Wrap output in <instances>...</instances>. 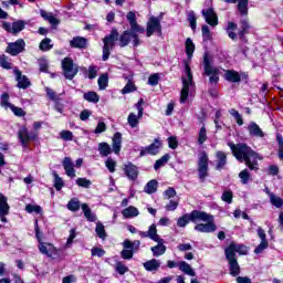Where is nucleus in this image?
I'll return each instance as SVG.
<instances>
[{
  "label": "nucleus",
  "mask_w": 283,
  "mask_h": 283,
  "mask_svg": "<svg viewBox=\"0 0 283 283\" xmlns=\"http://www.w3.org/2000/svg\"><path fill=\"white\" fill-rule=\"evenodd\" d=\"M193 52H196V44H193V40L188 38L186 40V54L189 60L184 61L186 76L182 77L180 103H187V98H189V96H193L196 92V84H193V74L191 73L190 66Z\"/></svg>",
  "instance_id": "obj_1"
},
{
  "label": "nucleus",
  "mask_w": 283,
  "mask_h": 283,
  "mask_svg": "<svg viewBox=\"0 0 283 283\" xmlns=\"http://www.w3.org/2000/svg\"><path fill=\"white\" fill-rule=\"evenodd\" d=\"M228 147H230L232 155L239 163H245L247 167L251 169V171H258L260 166L258 160H262V156L253 150L249 145L244 143L233 144L231 142L228 143Z\"/></svg>",
  "instance_id": "obj_2"
},
{
  "label": "nucleus",
  "mask_w": 283,
  "mask_h": 283,
  "mask_svg": "<svg viewBox=\"0 0 283 283\" xmlns=\"http://www.w3.org/2000/svg\"><path fill=\"white\" fill-rule=\"evenodd\" d=\"M235 30H238V24H235V22H228L227 33L229 39H231L232 41H238L239 36L241 41H244V35L249 34V30H251L249 19L245 18L240 20V30L238 33H235Z\"/></svg>",
  "instance_id": "obj_3"
},
{
  "label": "nucleus",
  "mask_w": 283,
  "mask_h": 283,
  "mask_svg": "<svg viewBox=\"0 0 283 283\" xmlns=\"http://www.w3.org/2000/svg\"><path fill=\"white\" fill-rule=\"evenodd\" d=\"M116 41H118V30L112 29L111 33L103 39L104 45L102 61H107L109 59V54L114 50Z\"/></svg>",
  "instance_id": "obj_4"
},
{
  "label": "nucleus",
  "mask_w": 283,
  "mask_h": 283,
  "mask_svg": "<svg viewBox=\"0 0 283 283\" xmlns=\"http://www.w3.org/2000/svg\"><path fill=\"white\" fill-rule=\"evenodd\" d=\"M197 171L199 180L205 182L209 176V155L206 151H201L198 155Z\"/></svg>",
  "instance_id": "obj_5"
},
{
  "label": "nucleus",
  "mask_w": 283,
  "mask_h": 283,
  "mask_svg": "<svg viewBox=\"0 0 283 283\" xmlns=\"http://www.w3.org/2000/svg\"><path fill=\"white\" fill-rule=\"evenodd\" d=\"M62 70L64 77L69 81H72L78 74V65L74 64V61L70 57L62 61Z\"/></svg>",
  "instance_id": "obj_6"
},
{
  "label": "nucleus",
  "mask_w": 283,
  "mask_h": 283,
  "mask_svg": "<svg viewBox=\"0 0 283 283\" xmlns=\"http://www.w3.org/2000/svg\"><path fill=\"white\" fill-rule=\"evenodd\" d=\"M117 41H119V45L122 48H127L129 43L133 41L134 48H138L140 45V39L138 38V34H134L132 32L124 31L120 36H118Z\"/></svg>",
  "instance_id": "obj_7"
},
{
  "label": "nucleus",
  "mask_w": 283,
  "mask_h": 283,
  "mask_svg": "<svg viewBox=\"0 0 283 283\" xmlns=\"http://www.w3.org/2000/svg\"><path fill=\"white\" fill-rule=\"evenodd\" d=\"M160 34L163 32V25H160V18L150 17L146 27V36H151L153 34Z\"/></svg>",
  "instance_id": "obj_8"
},
{
  "label": "nucleus",
  "mask_w": 283,
  "mask_h": 283,
  "mask_svg": "<svg viewBox=\"0 0 283 283\" xmlns=\"http://www.w3.org/2000/svg\"><path fill=\"white\" fill-rule=\"evenodd\" d=\"M25 50V41L23 39H19L15 42H11L8 44L6 52L11 56H18Z\"/></svg>",
  "instance_id": "obj_9"
},
{
  "label": "nucleus",
  "mask_w": 283,
  "mask_h": 283,
  "mask_svg": "<svg viewBox=\"0 0 283 283\" xmlns=\"http://www.w3.org/2000/svg\"><path fill=\"white\" fill-rule=\"evenodd\" d=\"M206 223H197L195 226V231L199 233H213L218 227L216 226V218L212 216V219L203 221Z\"/></svg>",
  "instance_id": "obj_10"
},
{
  "label": "nucleus",
  "mask_w": 283,
  "mask_h": 283,
  "mask_svg": "<svg viewBox=\"0 0 283 283\" xmlns=\"http://www.w3.org/2000/svg\"><path fill=\"white\" fill-rule=\"evenodd\" d=\"M163 143L160 139H155L149 146L143 147L139 151V156H156L159 154Z\"/></svg>",
  "instance_id": "obj_11"
},
{
  "label": "nucleus",
  "mask_w": 283,
  "mask_h": 283,
  "mask_svg": "<svg viewBox=\"0 0 283 283\" xmlns=\"http://www.w3.org/2000/svg\"><path fill=\"white\" fill-rule=\"evenodd\" d=\"M249 252V249L247 245L242 244H235V243H230L228 248H226L224 253L228 255V258H237L235 253H239L240 255H247Z\"/></svg>",
  "instance_id": "obj_12"
},
{
  "label": "nucleus",
  "mask_w": 283,
  "mask_h": 283,
  "mask_svg": "<svg viewBox=\"0 0 283 283\" xmlns=\"http://www.w3.org/2000/svg\"><path fill=\"white\" fill-rule=\"evenodd\" d=\"M203 74H206V76L220 74V69L213 66V60L209 57V54L203 55Z\"/></svg>",
  "instance_id": "obj_13"
},
{
  "label": "nucleus",
  "mask_w": 283,
  "mask_h": 283,
  "mask_svg": "<svg viewBox=\"0 0 283 283\" xmlns=\"http://www.w3.org/2000/svg\"><path fill=\"white\" fill-rule=\"evenodd\" d=\"M201 14L208 25H211L212 28H216V25H218V14H216L213 8L203 9L201 11Z\"/></svg>",
  "instance_id": "obj_14"
},
{
  "label": "nucleus",
  "mask_w": 283,
  "mask_h": 283,
  "mask_svg": "<svg viewBox=\"0 0 283 283\" xmlns=\"http://www.w3.org/2000/svg\"><path fill=\"white\" fill-rule=\"evenodd\" d=\"M189 214L190 222H193L195 224H197V222H205L206 220H213V214L200 210H193Z\"/></svg>",
  "instance_id": "obj_15"
},
{
  "label": "nucleus",
  "mask_w": 283,
  "mask_h": 283,
  "mask_svg": "<svg viewBox=\"0 0 283 283\" xmlns=\"http://www.w3.org/2000/svg\"><path fill=\"white\" fill-rule=\"evenodd\" d=\"M2 28H4L7 32H11V34H19V32L25 29V22L23 20L13 23L3 22Z\"/></svg>",
  "instance_id": "obj_16"
},
{
  "label": "nucleus",
  "mask_w": 283,
  "mask_h": 283,
  "mask_svg": "<svg viewBox=\"0 0 283 283\" xmlns=\"http://www.w3.org/2000/svg\"><path fill=\"white\" fill-rule=\"evenodd\" d=\"M18 136L23 147H28V144L30 143V140H34V138H36V134L29 133L27 127H21L18 130Z\"/></svg>",
  "instance_id": "obj_17"
},
{
  "label": "nucleus",
  "mask_w": 283,
  "mask_h": 283,
  "mask_svg": "<svg viewBox=\"0 0 283 283\" xmlns=\"http://www.w3.org/2000/svg\"><path fill=\"white\" fill-rule=\"evenodd\" d=\"M13 74L15 76V81L18 82L19 90H28V87H30V80L28 76L23 75L19 69H14Z\"/></svg>",
  "instance_id": "obj_18"
},
{
  "label": "nucleus",
  "mask_w": 283,
  "mask_h": 283,
  "mask_svg": "<svg viewBox=\"0 0 283 283\" xmlns=\"http://www.w3.org/2000/svg\"><path fill=\"white\" fill-rule=\"evenodd\" d=\"M226 260L229 264L230 275H232V277H238V275H240V264H238V258L226 255Z\"/></svg>",
  "instance_id": "obj_19"
},
{
  "label": "nucleus",
  "mask_w": 283,
  "mask_h": 283,
  "mask_svg": "<svg viewBox=\"0 0 283 283\" xmlns=\"http://www.w3.org/2000/svg\"><path fill=\"white\" fill-rule=\"evenodd\" d=\"M249 136L252 138H264L265 134L255 122H250L248 127Z\"/></svg>",
  "instance_id": "obj_20"
},
{
  "label": "nucleus",
  "mask_w": 283,
  "mask_h": 283,
  "mask_svg": "<svg viewBox=\"0 0 283 283\" xmlns=\"http://www.w3.org/2000/svg\"><path fill=\"white\" fill-rule=\"evenodd\" d=\"M124 172L126 174L128 180H137L138 178V167L129 161L124 165Z\"/></svg>",
  "instance_id": "obj_21"
},
{
  "label": "nucleus",
  "mask_w": 283,
  "mask_h": 283,
  "mask_svg": "<svg viewBox=\"0 0 283 283\" xmlns=\"http://www.w3.org/2000/svg\"><path fill=\"white\" fill-rule=\"evenodd\" d=\"M62 165L69 178H76V170L74 169V161H72V158L65 157L62 161Z\"/></svg>",
  "instance_id": "obj_22"
},
{
  "label": "nucleus",
  "mask_w": 283,
  "mask_h": 283,
  "mask_svg": "<svg viewBox=\"0 0 283 283\" xmlns=\"http://www.w3.org/2000/svg\"><path fill=\"white\" fill-rule=\"evenodd\" d=\"M39 249H40V252H42L43 255H46L48 258H52L53 255L57 254L56 248L51 243L40 242Z\"/></svg>",
  "instance_id": "obj_23"
},
{
  "label": "nucleus",
  "mask_w": 283,
  "mask_h": 283,
  "mask_svg": "<svg viewBox=\"0 0 283 283\" xmlns=\"http://www.w3.org/2000/svg\"><path fill=\"white\" fill-rule=\"evenodd\" d=\"M178 268L181 273H185V275H189L190 277H196V271L187 261H179Z\"/></svg>",
  "instance_id": "obj_24"
},
{
  "label": "nucleus",
  "mask_w": 283,
  "mask_h": 283,
  "mask_svg": "<svg viewBox=\"0 0 283 283\" xmlns=\"http://www.w3.org/2000/svg\"><path fill=\"white\" fill-rule=\"evenodd\" d=\"M70 45L78 50H85V48H87V39L83 36H75L70 41Z\"/></svg>",
  "instance_id": "obj_25"
},
{
  "label": "nucleus",
  "mask_w": 283,
  "mask_h": 283,
  "mask_svg": "<svg viewBox=\"0 0 283 283\" xmlns=\"http://www.w3.org/2000/svg\"><path fill=\"white\" fill-rule=\"evenodd\" d=\"M81 208L84 213V218H86L88 222H96L97 220L96 213L92 212V209H90V206L87 203H82Z\"/></svg>",
  "instance_id": "obj_26"
},
{
  "label": "nucleus",
  "mask_w": 283,
  "mask_h": 283,
  "mask_svg": "<svg viewBox=\"0 0 283 283\" xmlns=\"http://www.w3.org/2000/svg\"><path fill=\"white\" fill-rule=\"evenodd\" d=\"M224 78L226 81H229V83H240V81L242 80L240 73L233 70L226 71Z\"/></svg>",
  "instance_id": "obj_27"
},
{
  "label": "nucleus",
  "mask_w": 283,
  "mask_h": 283,
  "mask_svg": "<svg viewBox=\"0 0 283 283\" xmlns=\"http://www.w3.org/2000/svg\"><path fill=\"white\" fill-rule=\"evenodd\" d=\"M10 213V205H8V197L0 193V216H8Z\"/></svg>",
  "instance_id": "obj_28"
},
{
  "label": "nucleus",
  "mask_w": 283,
  "mask_h": 283,
  "mask_svg": "<svg viewBox=\"0 0 283 283\" xmlns=\"http://www.w3.org/2000/svg\"><path fill=\"white\" fill-rule=\"evenodd\" d=\"M237 9L242 17H247L249 14V0H237Z\"/></svg>",
  "instance_id": "obj_29"
},
{
  "label": "nucleus",
  "mask_w": 283,
  "mask_h": 283,
  "mask_svg": "<svg viewBox=\"0 0 283 283\" xmlns=\"http://www.w3.org/2000/svg\"><path fill=\"white\" fill-rule=\"evenodd\" d=\"M216 169L220 170V169H224V165H227V154H224L223 151H217L216 154Z\"/></svg>",
  "instance_id": "obj_30"
},
{
  "label": "nucleus",
  "mask_w": 283,
  "mask_h": 283,
  "mask_svg": "<svg viewBox=\"0 0 283 283\" xmlns=\"http://www.w3.org/2000/svg\"><path fill=\"white\" fill-rule=\"evenodd\" d=\"M143 266L146 271L153 272L158 271V269H160V263L158 260L151 259L149 261L144 262Z\"/></svg>",
  "instance_id": "obj_31"
},
{
  "label": "nucleus",
  "mask_w": 283,
  "mask_h": 283,
  "mask_svg": "<svg viewBox=\"0 0 283 283\" xmlns=\"http://www.w3.org/2000/svg\"><path fill=\"white\" fill-rule=\"evenodd\" d=\"M122 216L124 218H137V216H140V211H138V208L129 206L122 211Z\"/></svg>",
  "instance_id": "obj_32"
},
{
  "label": "nucleus",
  "mask_w": 283,
  "mask_h": 283,
  "mask_svg": "<svg viewBox=\"0 0 283 283\" xmlns=\"http://www.w3.org/2000/svg\"><path fill=\"white\" fill-rule=\"evenodd\" d=\"M122 143H123V135L120 133H116L113 136V151H114V154H120Z\"/></svg>",
  "instance_id": "obj_33"
},
{
  "label": "nucleus",
  "mask_w": 283,
  "mask_h": 283,
  "mask_svg": "<svg viewBox=\"0 0 283 283\" xmlns=\"http://www.w3.org/2000/svg\"><path fill=\"white\" fill-rule=\"evenodd\" d=\"M147 233H148V238L154 242H164L160 235H158V229H156V224H151Z\"/></svg>",
  "instance_id": "obj_34"
},
{
  "label": "nucleus",
  "mask_w": 283,
  "mask_h": 283,
  "mask_svg": "<svg viewBox=\"0 0 283 283\" xmlns=\"http://www.w3.org/2000/svg\"><path fill=\"white\" fill-rule=\"evenodd\" d=\"M150 251L153 252V255L155 258H160V255H165V252L167 251V247H165L163 242H158V244L153 247Z\"/></svg>",
  "instance_id": "obj_35"
},
{
  "label": "nucleus",
  "mask_w": 283,
  "mask_h": 283,
  "mask_svg": "<svg viewBox=\"0 0 283 283\" xmlns=\"http://www.w3.org/2000/svg\"><path fill=\"white\" fill-rule=\"evenodd\" d=\"M83 98L84 101H87V103H94V104L101 101V96H98L97 93L94 91L84 93Z\"/></svg>",
  "instance_id": "obj_36"
},
{
  "label": "nucleus",
  "mask_w": 283,
  "mask_h": 283,
  "mask_svg": "<svg viewBox=\"0 0 283 283\" xmlns=\"http://www.w3.org/2000/svg\"><path fill=\"white\" fill-rule=\"evenodd\" d=\"M268 195L270 196V202L273 205V207H276V209L283 207V199L281 197H277L275 193L269 191Z\"/></svg>",
  "instance_id": "obj_37"
},
{
  "label": "nucleus",
  "mask_w": 283,
  "mask_h": 283,
  "mask_svg": "<svg viewBox=\"0 0 283 283\" xmlns=\"http://www.w3.org/2000/svg\"><path fill=\"white\" fill-rule=\"evenodd\" d=\"M157 190H158V181L156 179L148 181L144 188L145 193H156Z\"/></svg>",
  "instance_id": "obj_38"
},
{
  "label": "nucleus",
  "mask_w": 283,
  "mask_h": 283,
  "mask_svg": "<svg viewBox=\"0 0 283 283\" xmlns=\"http://www.w3.org/2000/svg\"><path fill=\"white\" fill-rule=\"evenodd\" d=\"M95 232H96L97 238H99L101 240H105V238H107V232L105 231V226H103V222H101V221L96 222Z\"/></svg>",
  "instance_id": "obj_39"
},
{
  "label": "nucleus",
  "mask_w": 283,
  "mask_h": 283,
  "mask_svg": "<svg viewBox=\"0 0 283 283\" xmlns=\"http://www.w3.org/2000/svg\"><path fill=\"white\" fill-rule=\"evenodd\" d=\"M39 48L42 52H50V50H52V48H54V45L52 44V39L45 38L44 40H42L40 42Z\"/></svg>",
  "instance_id": "obj_40"
},
{
  "label": "nucleus",
  "mask_w": 283,
  "mask_h": 283,
  "mask_svg": "<svg viewBox=\"0 0 283 283\" xmlns=\"http://www.w3.org/2000/svg\"><path fill=\"white\" fill-rule=\"evenodd\" d=\"M98 151H99L101 156L107 157L109 154H112V147L107 143H99Z\"/></svg>",
  "instance_id": "obj_41"
},
{
  "label": "nucleus",
  "mask_w": 283,
  "mask_h": 283,
  "mask_svg": "<svg viewBox=\"0 0 283 283\" xmlns=\"http://www.w3.org/2000/svg\"><path fill=\"white\" fill-rule=\"evenodd\" d=\"M127 123L134 129L138 127V123H140V119L138 118V115L130 113L128 115Z\"/></svg>",
  "instance_id": "obj_42"
},
{
  "label": "nucleus",
  "mask_w": 283,
  "mask_h": 283,
  "mask_svg": "<svg viewBox=\"0 0 283 283\" xmlns=\"http://www.w3.org/2000/svg\"><path fill=\"white\" fill-rule=\"evenodd\" d=\"M191 222V216L189 213L184 214L177 220V227L185 228Z\"/></svg>",
  "instance_id": "obj_43"
},
{
  "label": "nucleus",
  "mask_w": 283,
  "mask_h": 283,
  "mask_svg": "<svg viewBox=\"0 0 283 283\" xmlns=\"http://www.w3.org/2000/svg\"><path fill=\"white\" fill-rule=\"evenodd\" d=\"M99 90H107V83H109V76L107 74H102L98 80Z\"/></svg>",
  "instance_id": "obj_44"
},
{
  "label": "nucleus",
  "mask_w": 283,
  "mask_h": 283,
  "mask_svg": "<svg viewBox=\"0 0 283 283\" xmlns=\"http://www.w3.org/2000/svg\"><path fill=\"white\" fill-rule=\"evenodd\" d=\"M66 207L69 211H78V209H81V201H78L76 198H73L69 201Z\"/></svg>",
  "instance_id": "obj_45"
},
{
  "label": "nucleus",
  "mask_w": 283,
  "mask_h": 283,
  "mask_svg": "<svg viewBox=\"0 0 283 283\" xmlns=\"http://www.w3.org/2000/svg\"><path fill=\"white\" fill-rule=\"evenodd\" d=\"M167 163H169V155H164L160 159L156 160L154 169L158 171V169H160V167H165Z\"/></svg>",
  "instance_id": "obj_46"
},
{
  "label": "nucleus",
  "mask_w": 283,
  "mask_h": 283,
  "mask_svg": "<svg viewBox=\"0 0 283 283\" xmlns=\"http://www.w3.org/2000/svg\"><path fill=\"white\" fill-rule=\"evenodd\" d=\"M130 34H145V28L135 22L130 24V30H128Z\"/></svg>",
  "instance_id": "obj_47"
},
{
  "label": "nucleus",
  "mask_w": 283,
  "mask_h": 283,
  "mask_svg": "<svg viewBox=\"0 0 283 283\" xmlns=\"http://www.w3.org/2000/svg\"><path fill=\"white\" fill-rule=\"evenodd\" d=\"M75 182L77 187H83V189H90L92 187V180L87 178H77Z\"/></svg>",
  "instance_id": "obj_48"
},
{
  "label": "nucleus",
  "mask_w": 283,
  "mask_h": 283,
  "mask_svg": "<svg viewBox=\"0 0 283 283\" xmlns=\"http://www.w3.org/2000/svg\"><path fill=\"white\" fill-rule=\"evenodd\" d=\"M13 104L10 103V95L8 93H3L1 95V107L4 109H10Z\"/></svg>",
  "instance_id": "obj_49"
},
{
  "label": "nucleus",
  "mask_w": 283,
  "mask_h": 283,
  "mask_svg": "<svg viewBox=\"0 0 283 283\" xmlns=\"http://www.w3.org/2000/svg\"><path fill=\"white\" fill-rule=\"evenodd\" d=\"M229 114H231L233 116V118H235L237 120V125H244V119L242 118V115H240V112L235 111V108H231L229 111Z\"/></svg>",
  "instance_id": "obj_50"
},
{
  "label": "nucleus",
  "mask_w": 283,
  "mask_h": 283,
  "mask_svg": "<svg viewBox=\"0 0 283 283\" xmlns=\"http://www.w3.org/2000/svg\"><path fill=\"white\" fill-rule=\"evenodd\" d=\"M239 178L241 179L242 185H249V180L251 178V174H249V169H243L239 174Z\"/></svg>",
  "instance_id": "obj_51"
},
{
  "label": "nucleus",
  "mask_w": 283,
  "mask_h": 283,
  "mask_svg": "<svg viewBox=\"0 0 283 283\" xmlns=\"http://www.w3.org/2000/svg\"><path fill=\"white\" fill-rule=\"evenodd\" d=\"M123 247H124V249H132L133 251H136L138 249V247H140V241L132 242V241L126 240V241H124Z\"/></svg>",
  "instance_id": "obj_52"
},
{
  "label": "nucleus",
  "mask_w": 283,
  "mask_h": 283,
  "mask_svg": "<svg viewBox=\"0 0 283 283\" xmlns=\"http://www.w3.org/2000/svg\"><path fill=\"white\" fill-rule=\"evenodd\" d=\"M207 143V127L202 126L199 130L198 144L205 145Z\"/></svg>",
  "instance_id": "obj_53"
},
{
  "label": "nucleus",
  "mask_w": 283,
  "mask_h": 283,
  "mask_svg": "<svg viewBox=\"0 0 283 283\" xmlns=\"http://www.w3.org/2000/svg\"><path fill=\"white\" fill-rule=\"evenodd\" d=\"M54 187L56 191H61L63 187H65V182H63V178H61L59 175L54 174Z\"/></svg>",
  "instance_id": "obj_54"
},
{
  "label": "nucleus",
  "mask_w": 283,
  "mask_h": 283,
  "mask_svg": "<svg viewBox=\"0 0 283 283\" xmlns=\"http://www.w3.org/2000/svg\"><path fill=\"white\" fill-rule=\"evenodd\" d=\"M0 67H3V70H12V63L8 61V56L0 55Z\"/></svg>",
  "instance_id": "obj_55"
},
{
  "label": "nucleus",
  "mask_w": 283,
  "mask_h": 283,
  "mask_svg": "<svg viewBox=\"0 0 283 283\" xmlns=\"http://www.w3.org/2000/svg\"><path fill=\"white\" fill-rule=\"evenodd\" d=\"M25 211H27V213H41V211H43V209L41 208V206L27 205Z\"/></svg>",
  "instance_id": "obj_56"
},
{
  "label": "nucleus",
  "mask_w": 283,
  "mask_h": 283,
  "mask_svg": "<svg viewBox=\"0 0 283 283\" xmlns=\"http://www.w3.org/2000/svg\"><path fill=\"white\" fill-rule=\"evenodd\" d=\"M115 271H117V273H119V275H125V273H127V271H129V268L126 266L125 264H123L122 262H117L115 265Z\"/></svg>",
  "instance_id": "obj_57"
},
{
  "label": "nucleus",
  "mask_w": 283,
  "mask_h": 283,
  "mask_svg": "<svg viewBox=\"0 0 283 283\" xmlns=\"http://www.w3.org/2000/svg\"><path fill=\"white\" fill-rule=\"evenodd\" d=\"M265 249H269V241H261L260 244L254 249V253L259 255V253H262L265 251Z\"/></svg>",
  "instance_id": "obj_58"
},
{
  "label": "nucleus",
  "mask_w": 283,
  "mask_h": 283,
  "mask_svg": "<svg viewBox=\"0 0 283 283\" xmlns=\"http://www.w3.org/2000/svg\"><path fill=\"white\" fill-rule=\"evenodd\" d=\"M11 112L14 114V116H18L20 118H23L25 116V111L21 107L14 106V104L10 107Z\"/></svg>",
  "instance_id": "obj_59"
},
{
  "label": "nucleus",
  "mask_w": 283,
  "mask_h": 283,
  "mask_svg": "<svg viewBox=\"0 0 283 283\" xmlns=\"http://www.w3.org/2000/svg\"><path fill=\"white\" fill-rule=\"evenodd\" d=\"M203 41H210L211 39V31L209 30V25L203 24L201 28Z\"/></svg>",
  "instance_id": "obj_60"
},
{
  "label": "nucleus",
  "mask_w": 283,
  "mask_h": 283,
  "mask_svg": "<svg viewBox=\"0 0 283 283\" xmlns=\"http://www.w3.org/2000/svg\"><path fill=\"white\" fill-rule=\"evenodd\" d=\"M105 165H106V168L108 169V171L111 174H114V171H116V161L112 158H108L106 161H105Z\"/></svg>",
  "instance_id": "obj_61"
},
{
  "label": "nucleus",
  "mask_w": 283,
  "mask_h": 283,
  "mask_svg": "<svg viewBox=\"0 0 283 283\" xmlns=\"http://www.w3.org/2000/svg\"><path fill=\"white\" fill-rule=\"evenodd\" d=\"M188 21L190 23L191 30H196L197 19H196V13L193 11L188 12Z\"/></svg>",
  "instance_id": "obj_62"
},
{
  "label": "nucleus",
  "mask_w": 283,
  "mask_h": 283,
  "mask_svg": "<svg viewBox=\"0 0 283 283\" xmlns=\"http://www.w3.org/2000/svg\"><path fill=\"white\" fill-rule=\"evenodd\" d=\"M130 92H136V85H134L132 82H128L122 90V94H130Z\"/></svg>",
  "instance_id": "obj_63"
},
{
  "label": "nucleus",
  "mask_w": 283,
  "mask_h": 283,
  "mask_svg": "<svg viewBox=\"0 0 283 283\" xmlns=\"http://www.w3.org/2000/svg\"><path fill=\"white\" fill-rule=\"evenodd\" d=\"M91 255H93V258H103V255H105V250L101 248H92Z\"/></svg>",
  "instance_id": "obj_64"
}]
</instances>
